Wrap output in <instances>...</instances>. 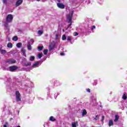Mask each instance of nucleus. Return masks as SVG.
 <instances>
[{"instance_id": "5", "label": "nucleus", "mask_w": 127, "mask_h": 127, "mask_svg": "<svg viewBox=\"0 0 127 127\" xmlns=\"http://www.w3.org/2000/svg\"><path fill=\"white\" fill-rule=\"evenodd\" d=\"M57 5L59 8H62V9L65 8V5L62 3H58Z\"/></svg>"}, {"instance_id": "26", "label": "nucleus", "mask_w": 127, "mask_h": 127, "mask_svg": "<svg viewBox=\"0 0 127 127\" xmlns=\"http://www.w3.org/2000/svg\"><path fill=\"white\" fill-rule=\"evenodd\" d=\"M38 50L39 51H41L42 50H43V46H40L38 47Z\"/></svg>"}, {"instance_id": "28", "label": "nucleus", "mask_w": 127, "mask_h": 127, "mask_svg": "<svg viewBox=\"0 0 127 127\" xmlns=\"http://www.w3.org/2000/svg\"><path fill=\"white\" fill-rule=\"evenodd\" d=\"M48 52V50L45 49V50H44V54L45 55H47Z\"/></svg>"}, {"instance_id": "15", "label": "nucleus", "mask_w": 127, "mask_h": 127, "mask_svg": "<svg viewBox=\"0 0 127 127\" xmlns=\"http://www.w3.org/2000/svg\"><path fill=\"white\" fill-rule=\"evenodd\" d=\"M27 48H28V50H32V49L31 45H30L29 43L27 44Z\"/></svg>"}, {"instance_id": "24", "label": "nucleus", "mask_w": 127, "mask_h": 127, "mask_svg": "<svg viewBox=\"0 0 127 127\" xmlns=\"http://www.w3.org/2000/svg\"><path fill=\"white\" fill-rule=\"evenodd\" d=\"M25 66H30L31 65V62H27L25 63Z\"/></svg>"}, {"instance_id": "25", "label": "nucleus", "mask_w": 127, "mask_h": 127, "mask_svg": "<svg viewBox=\"0 0 127 127\" xmlns=\"http://www.w3.org/2000/svg\"><path fill=\"white\" fill-rule=\"evenodd\" d=\"M67 41H71V40H72V37L71 36H67Z\"/></svg>"}, {"instance_id": "41", "label": "nucleus", "mask_w": 127, "mask_h": 127, "mask_svg": "<svg viewBox=\"0 0 127 127\" xmlns=\"http://www.w3.org/2000/svg\"><path fill=\"white\" fill-rule=\"evenodd\" d=\"M46 127H48V124H46Z\"/></svg>"}, {"instance_id": "27", "label": "nucleus", "mask_w": 127, "mask_h": 127, "mask_svg": "<svg viewBox=\"0 0 127 127\" xmlns=\"http://www.w3.org/2000/svg\"><path fill=\"white\" fill-rule=\"evenodd\" d=\"M42 56H43V54L42 53H39L38 57L39 59H40V58H41V57H42Z\"/></svg>"}, {"instance_id": "31", "label": "nucleus", "mask_w": 127, "mask_h": 127, "mask_svg": "<svg viewBox=\"0 0 127 127\" xmlns=\"http://www.w3.org/2000/svg\"><path fill=\"white\" fill-rule=\"evenodd\" d=\"M60 37V35H59V34H57L56 35V39H59Z\"/></svg>"}, {"instance_id": "13", "label": "nucleus", "mask_w": 127, "mask_h": 127, "mask_svg": "<svg viewBox=\"0 0 127 127\" xmlns=\"http://www.w3.org/2000/svg\"><path fill=\"white\" fill-rule=\"evenodd\" d=\"M49 120L51 122H55V121H56V119H55L53 116L50 117Z\"/></svg>"}, {"instance_id": "30", "label": "nucleus", "mask_w": 127, "mask_h": 127, "mask_svg": "<svg viewBox=\"0 0 127 127\" xmlns=\"http://www.w3.org/2000/svg\"><path fill=\"white\" fill-rule=\"evenodd\" d=\"M97 84H98V81H97L96 80H94V82H93V85L94 86H96V85H97Z\"/></svg>"}, {"instance_id": "21", "label": "nucleus", "mask_w": 127, "mask_h": 127, "mask_svg": "<svg viewBox=\"0 0 127 127\" xmlns=\"http://www.w3.org/2000/svg\"><path fill=\"white\" fill-rule=\"evenodd\" d=\"M62 39L63 40H66V39H67V37H66V35H63L62 36Z\"/></svg>"}, {"instance_id": "10", "label": "nucleus", "mask_w": 127, "mask_h": 127, "mask_svg": "<svg viewBox=\"0 0 127 127\" xmlns=\"http://www.w3.org/2000/svg\"><path fill=\"white\" fill-rule=\"evenodd\" d=\"M72 127H77V126H78V122H72L71 123Z\"/></svg>"}, {"instance_id": "3", "label": "nucleus", "mask_w": 127, "mask_h": 127, "mask_svg": "<svg viewBox=\"0 0 127 127\" xmlns=\"http://www.w3.org/2000/svg\"><path fill=\"white\" fill-rule=\"evenodd\" d=\"M13 19V16L11 14H8L6 17V22H11Z\"/></svg>"}, {"instance_id": "22", "label": "nucleus", "mask_w": 127, "mask_h": 127, "mask_svg": "<svg viewBox=\"0 0 127 127\" xmlns=\"http://www.w3.org/2000/svg\"><path fill=\"white\" fill-rule=\"evenodd\" d=\"M21 43H18L17 44H16V46L18 48H20V47H21Z\"/></svg>"}, {"instance_id": "18", "label": "nucleus", "mask_w": 127, "mask_h": 127, "mask_svg": "<svg viewBox=\"0 0 127 127\" xmlns=\"http://www.w3.org/2000/svg\"><path fill=\"white\" fill-rule=\"evenodd\" d=\"M0 51L1 52V54H5L6 53V51L5 50H0Z\"/></svg>"}, {"instance_id": "9", "label": "nucleus", "mask_w": 127, "mask_h": 127, "mask_svg": "<svg viewBox=\"0 0 127 127\" xmlns=\"http://www.w3.org/2000/svg\"><path fill=\"white\" fill-rule=\"evenodd\" d=\"M38 65H39V62H37L35 64H34L32 65L33 68H36V67H38Z\"/></svg>"}, {"instance_id": "44", "label": "nucleus", "mask_w": 127, "mask_h": 127, "mask_svg": "<svg viewBox=\"0 0 127 127\" xmlns=\"http://www.w3.org/2000/svg\"><path fill=\"white\" fill-rule=\"evenodd\" d=\"M56 98H57V96H56V97H55V99H56Z\"/></svg>"}, {"instance_id": "6", "label": "nucleus", "mask_w": 127, "mask_h": 127, "mask_svg": "<svg viewBox=\"0 0 127 127\" xmlns=\"http://www.w3.org/2000/svg\"><path fill=\"white\" fill-rule=\"evenodd\" d=\"M9 71H15V70L17 69V66L14 65V66H11L9 67Z\"/></svg>"}, {"instance_id": "23", "label": "nucleus", "mask_w": 127, "mask_h": 127, "mask_svg": "<svg viewBox=\"0 0 127 127\" xmlns=\"http://www.w3.org/2000/svg\"><path fill=\"white\" fill-rule=\"evenodd\" d=\"M21 51H22L24 56H25V52H26L25 49H24V48H22L21 50Z\"/></svg>"}, {"instance_id": "35", "label": "nucleus", "mask_w": 127, "mask_h": 127, "mask_svg": "<svg viewBox=\"0 0 127 127\" xmlns=\"http://www.w3.org/2000/svg\"><path fill=\"white\" fill-rule=\"evenodd\" d=\"M96 28V26H93L91 28V30H93V29H95Z\"/></svg>"}, {"instance_id": "29", "label": "nucleus", "mask_w": 127, "mask_h": 127, "mask_svg": "<svg viewBox=\"0 0 127 127\" xmlns=\"http://www.w3.org/2000/svg\"><path fill=\"white\" fill-rule=\"evenodd\" d=\"M35 59V57H34L33 56H31L30 57V61H33V60H34Z\"/></svg>"}, {"instance_id": "11", "label": "nucleus", "mask_w": 127, "mask_h": 127, "mask_svg": "<svg viewBox=\"0 0 127 127\" xmlns=\"http://www.w3.org/2000/svg\"><path fill=\"white\" fill-rule=\"evenodd\" d=\"M119 119H120V117L119 116V115H115V118L114 120V122L115 123H117V122H118V121H119Z\"/></svg>"}, {"instance_id": "36", "label": "nucleus", "mask_w": 127, "mask_h": 127, "mask_svg": "<svg viewBox=\"0 0 127 127\" xmlns=\"http://www.w3.org/2000/svg\"><path fill=\"white\" fill-rule=\"evenodd\" d=\"M60 55H61V56H64V55H65V53H60Z\"/></svg>"}, {"instance_id": "19", "label": "nucleus", "mask_w": 127, "mask_h": 127, "mask_svg": "<svg viewBox=\"0 0 127 127\" xmlns=\"http://www.w3.org/2000/svg\"><path fill=\"white\" fill-rule=\"evenodd\" d=\"M18 40V38H17V36H14L13 38H12V40L13 41H17V40Z\"/></svg>"}, {"instance_id": "34", "label": "nucleus", "mask_w": 127, "mask_h": 127, "mask_svg": "<svg viewBox=\"0 0 127 127\" xmlns=\"http://www.w3.org/2000/svg\"><path fill=\"white\" fill-rule=\"evenodd\" d=\"M94 120H95V121H97V120H99V115H97Z\"/></svg>"}, {"instance_id": "16", "label": "nucleus", "mask_w": 127, "mask_h": 127, "mask_svg": "<svg viewBox=\"0 0 127 127\" xmlns=\"http://www.w3.org/2000/svg\"><path fill=\"white\" fill-rule=\"evenodd\" d=\"M127 96V94L126 92H125L123 94V96L122 97V98L123 99V100H126Z\"/></svg>"}, {"instance_id": "38", "label": "nucleus", "mask_w": 127, "mask_h": 127, "mask_svg": "<svg viewBox=\"0 0 127 127\" xmlns=\"http://www.w3.org/2000/svg\"><path fill=\"white\" fill-rule=\"evenodd\" d=\"M104 119H105V117L102 116V119L101 120V122L103 123L104 122Z\"/></svg>"}, {"instance_id": "12", "label": "nucleus", "mask_w": 127, "mask_h": 127, "mask_svg": "<svg viewBox=\"0 0 127 127\" xmlns=\"http://www.w3.org/2000/svg\"><path fill=\"white\" fill-rule=\"evenodd\" d=\"M87 115V111L86 110H83L82 112V116L84 117V116H86Z\"/></svg>"}, {"instance_id": "17", "label": "nucleus", "mask_w": 127, "mask_h": 127, "mask_svg": "<svg viewBox=\"0 0 127 127\" xmlns=\"http://www.w3.org/2000/svg\"><path fill=\"white\" fill-rule=\"evenodd\" d=\"M34 42V41L33 40V39H31L28 42V43H29V44H30V45H32V44H33Z\"/></svg>"}, {"instance_id": "1", "label": "nucleus", "mask_w": 127, "mask_h": 127, "mask_svg": "<svg viewBox=\"0 0 127 127\" xmlns=\"http://www.w3.org/2000/svg\"><path fill=\"white\" fill-rule=\"evenodd\" d=\"M73 14H74V11H70L69 13L66 15V20L69 23L66 29H68V28L72 25V17L73 16Z\"/></svg>"}, {"instance_id": "2", "label": "nucleus", "mask_w": 127, "mask_h": 127, "mask_svg": "<svg viewBox=\"0 0 127 127\" xmlns=\"http://www.w3.org/2000/svg\"><path fill=\"white\" fill-rule=\"evenodd\" d=\"M15 98H16V101L17 102H20V101H21L20 93L18 91H16L15 92Z\"/></svg>"}, {"instance_id": "14", "label": "nucleus", "mask_w": 127, "mask_h": 127, "mask_svg": "<svg viewBox=\"0 0 127 127\" xmlns=\"http://www.w3.org/2000/svg\"><path fill=\"white\" fill-rule=\"evenodd\" d=\"M109 127H111V126H114V122H113V120H109Z\"/></svg>"}, {"instance_id": "33", "label": "nucleus", "mask_w": 127, "mask_h": 127, "mask_svg": "<svg viewBox=\"0 0 127 127\" xmlns=\"http://www.w3.org/2000/svg\"><path fill=\"white\" fill-rule=\"evenodd\" d=\"M73 35H74V36H77V35H79V33H78V32H75L73 33Z\"/></svg>"}, {"instance_id": "4", "label": "nucleus", "mask_w": 127, "mask_h": 127, "mask_svg": "<svg viewBox=\"0 0 127 127\" xmlns=\"http://www.w3.org/2000/svg\"><path fill=\"white\" fill-rule=\"evenodd\" d=\"M5 62L6 63H8V64H14V63H16V61L13 59H10L6 60Z\"/></svg>"}, {"instance_id": "37", "label": "nucleus", "mask_w": 127, "mask_h": 127, "mask_svg": "<svg viewBox=\"0 0 127 127\" xmlns=\"http://www.w3.org/2000/svg\"><path fill=\"white\" fill-rule=\"evenodd\" d=\"M86 91H87V92H88V93H90V92H91L90 89H89V88L86 89Z\"/></svg>"}, {"instance_id": "40", "label": "nucleus", "mask_w": 127, "mask_h": 127, "mask_svg": "<svg viewBox=\"0 0 127 127\" xmlns=\"http://www.w3.org/2000/svg\"><path fill=\"white\" fill-rule=\"evenodd\" d=\"M4 26H5V27H7V26H8V25H7V24H5Z\"/></svg>"}, {"instance_id": "7", "label": "nucleus", "mask_w": 127, "mask_h": 127, "mask_svg": "<svg viewBox=\"0 0 127 127\" xmlns=\"http://www.w3.org/2000/svg\"><path fill=\"white\" fill-rule=\"evenodd\" d=\"M23 1L22 0H18L16 2V6H19L22 3Z\"/></svg>"}, {"instance_id": "42", "label": "nucleus", "mask_w": 127, "mask_h": 127, "mask_svg": "<svg viewBox=\"0 0 127 127\" xmlns=\"http://www.w3.org/2000/svg\"><path fill=\"white\" fill-rule=\"evenodd\" d=\"M37 0V1H40V0Z\"/></svg>"}, {"instance_id": "32", "label": "nucleus", "mask_w": 127, "mask_h": 127, "mask_svg": "<svg viewBox=\"0 0 127 127\" xmlns=\"http://www.w3.org/2000/svg\"><path fill=\"white\" fill-rule=\"evenodd\" d=\"M42 33H43V31H42L41 30H39L38 31V34L41 35V34H42Z\"/></svg>"}, {"instance_id": "8", "label": "nucleus", "mask_w": 127, "mask_h": 127, "mask_svg": "<svg viewBox=\"0 0 127 127\" xmlns=\"http://www.w3.org/2000/svg\"><path fill=\"white\" fill-rule=\"evenodd\" d=\"M54 47H55L54 44H52L50 45V46L49 47V49L50 51L53 50V49H54Z\"/></svg>"}, {"instance_id": "43", "label": "nucleus", "mask_w": 127, "mask_h": 127, "mask_svg": "<svg viewBox=\"0 0 127 127\" xmlns=\"http://www.w3.org/2000/svg\"><path fill=\"white\" fill-rule=\"evenodd\" d=\"M44 127H46V126L45 125V124L44 125Z\"/></svg>"}, {"instance_id": "39", "label": "nucleus", "mask_w": 127, "mask_h": 127, "mask_svg": "<svg viewBox=\"0 0 127 127\" xmlns=\"http://www.w3.org/2000/svg\"><path fill=\"white\" fill-rule=\"evenodd\" d=\"M7 0H3V3H6Z\"/></svg>"}, {"instance_id": "20", "label": "nucleus", "mask_w": 127, "mask_h": 127, "mask_svg": "<svg viewBox=\"0 0 127 127\" xmlns=\"http://www.w3.org/2000/svg\"><path fill=\"white\" fill-rule=\"evenodd\" d=\"M7 47L8 48H12V44H11V43H8V44L7 45Z\"/></svg>"}]
</instances>
